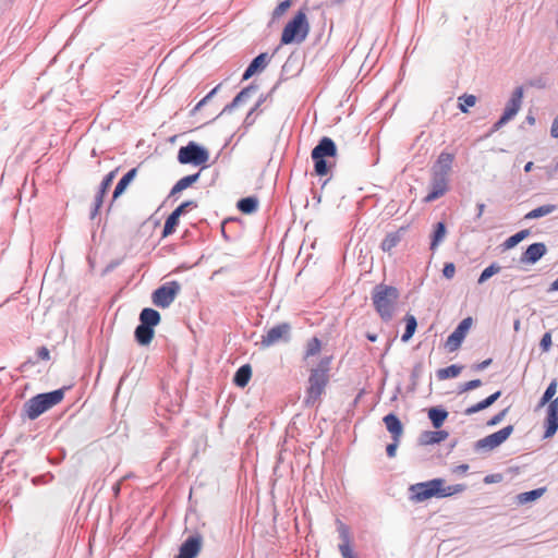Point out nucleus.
I'll return each mask as SVG.
<instances>
[{"label":"nucleus","mask_w":558,"mask_h":558,"mask_svg":"<svg viewBox=\"0 0 558 558\" xmlns=\"http://www.w3.org/2000/svg\"><path fill=\"white\" fill-rule=\"evenodd\" d=\"M332 356L320 359L316 367L311 369L308 386L306 388L305 404L314 405L319 401L329 383V372Z\"/></svg>","instance_id":"1"},{"label":"nucleus","mask_w":558,"mask_h":558,"mask_svg":"<svg viewBox=\"0 0 558 558\" xmlns=\"http://www.w3.org/2000/svg\"><path fill=\"white\" fill-rule=\"evenodd\" d=\"M311 26L306 10H299L282 29L280 44H301L308 36Z\"/></svg>","instance_id":"2"},{"label":"nucleus","mask_w":558,"mask_h":558,"mask_svg":"<svg viewBox=\"0 0 558 558\" xmlns=\"http://www.w3.org/2000/svg\"><path fill=\"white\" fill-rule=\"evenodd\" d=\"M399 298L397 288L386 284H378L373 291V304L376 312L384 320H390L393 314L395 304Z\"/></svg>","instance_id":"3"},{"label":"nucleus","mask_w":558,"mask_h":558,"mask_svg":"<svg viewBox=\"0 0 558 558\" xmlns=\"http://www.w3.org/2000/svg\"><path fill=\"white\" fill-rule=\"evenodd\" d=\"M63 398L64 389L39 393L24 404V412L29 420H36L39 415L59 404Z\"/></svg>","instance_id":"4"},{"label":"nucleus","mask_w":558,"mask_h":558,"mask_svg":"<svg viewBox=\"0 0 558 558\" xmlns=\"http://www.w3.org/2000/svg\"><path fill=\"white\" fill-rule=\"evenodd\" d=\"M445 484L446 480L442 477L412 484L409 487V500L418 504L430 498L441 499Z\"/></svg>","instance_id":"5"},{"label":"nucleus","mask_w":558,"mask_h":558,"mask_svg":"<svg viewBox=\"0 0 558 558\" xmlns=\"http://www.w3.org/2000/svg\"><path fill=\"white\" fill-rule=\"evenodd\" d=\"M337 153V146L330 137L325 136L319 141L311 154L317 175L325 177L328 174L332 165L328 163L327 158H335Z\"/></svg>","instance_id":"6"},{"label":"nucleus","mask_w":558,"mask_h":558,"mask_svg":"<svg viewBox=\"0 0 558 558\" xmlns=\"http://www.w3.org/2000/svg\"><path fill=\"white\" fill-rule=\"evenodd\" d=\"M208 159L209 154L207 149L194 142H190L186 146L181 147L178 153V160L182 165L201 166L206 163Z\"/></svg>","instance_id":"7"},{"label":"nucleus","mask_w":558,"mask_h":558,"mask_svg":"<svg viewBox=\"0 0 558 558\" xmlns=\"http://www.w3.org/2000/svg\"><path fill=\"white\" fill-rule=\"evenodd\" d=\"M181 291L178 281H168L156 289L151 294L153 303L161 308L169 307Z\"/></svg>","instance_id":"8"},{"label":"nucleus","mask_w":558,"mask_h":558,"mask_svg":"<svg viewBox=\"0 0 558 558\" xmlns=\"http://www.w3.org/2000/svg\"><path fill=\"white\" fill-rule=\"evenodd\" d=\"M472 317H466L460 322L454 331L446 340V348L449 352H454L461 347L464 338L472 327Z\"/></svg>","instance_id":"9"},{"label":"nucleus","mask_w":558,"mask_h":558,"mask_svg":"<svg viewBox=\"0 0 558 558\" xmlns=\"http://www.w3.org/2000/svg\"><path fill=\"white\" fill-rule=\"evenodd\" d=\"M203 536L199 533L190 535L180 546L175 558H196L201 551Z\"/></svg>","instance_id":"10"},{"label":"nucleus","mask_w":558,"mask_h":558,"mask_svg":"<svg viewBox=\"0 0 558 558\" xmlns=\"http://www.w3.org/2000/svg\"><path fill=\"white\" fill-rule=\"evenodd\" d=\"M512 429H513L512 426L509 425L494 434L486 436L485 438L481 439L477 442L476 448L485 449V450L495 449L510 436V434L512 433Z\"/></svg>","instance_id":"11"},{"label":"nucleus","mask_w":558,"mask_h":558,"mask_svg":"<svg viewBox=\"0 0 558 558\" xmlns=\"http://www.w3.org/2000/svg\"><path fill=\"white\" fill-rule=\"evenodd\" d=\"M523 98V90L521 87H518L513 94L510 100L508 101L505 111L502 116L500 117L499 121L496 123V126H500L505 123H507L509 120H511L520 110L521 102Z\"/></svg>","instance_id":"12"},{"label":"nucleus","mask_w":558,"mask_h":558,"mask_svg":"<svg viewBox=\"0 0 558 558\" xmlns=\"http://www.w3.org/2000/svg\"><path fill=\"white\" fill-rule=\"evenodd\" d=\"M448 191V177L432 174V190L425 196L424 202L430 203L446 194Z\"/></svg>","instance_id":"13"},{"label":"nucleus","mask_w":558,"mask_h":558,"mask_svg":"<svg viewBox=\"0 0 558 558\" xmlns=\"http://www.w3.org/2000/svg\"><path fill=\"white\" fill-rule=\"evenodd\" d=\"M453 160V154L447 151L440 153L432 169V174L435 173L437 175L448 177L451 171Z\"/></svg>","instance_id":"14"},{"label":"nucleus","mask_w":558,"mask_h":558,"mask_svg":"<svg viewBox=\"0 0 558 558\" xmlns=\"http://www.w3.org/2000/svg\"><path fill=\"white\" fill-rule=\"evenodd\" d=\"M558 429V397L549 402L546 417L545 436H553Z\"/></svg>","instance_id":"15"},{"label":"nucleus","mask_w":558,"mask_h":558,"mask_svg":"<svg viewBox=\"0 0 558 558\" xmlns=\"http://www.w3.org/2000/svg\"><path fill=\"white\" fill-rule=\"evenodd\" d=\"M338 532L339 536L342 541L341 544H339V550L341 553L342 558H356L353 554V550L350 545V530L349 527L343 524L341 521H338Z\"/></svg>","instance_id":"16"},{"label":"nucleus","mask_w":558,"mask_h":558,"mask_svg":"<svg viewBox=\"0 0 558 558\" xmlns=\"http://www.w3.org/2000/svg\"><path fill=\"white\" fill-rule=\"evenodd\" d=\"M290 331L289 324H280L267 331V333L263 337V343L266 345L274 344L279 340L283 339Z\"/></svg>","instance_id":"17"},{"label":"nucleus","mask_w":558,"mask_h":558,"mask_svg":"<svg viewBox=\"0 0 558 558\" xmlns=\"http://www.w3.org/2000/svg\"><path fill=\"white\" fill-rule=\"evenodd\" d=\"M546 251L544 243H533L523 253L521 260L522 263L535 264L545 255Z\"/></svg>","instance_id":"18"},{"label":"nucleus","mask_w":558,"mask_h":558,"mask_svg":"<svg viewBox=\"0 0 558 558\" xmlns=\"http://www.w3.org/2000/svg\"><path fill=\"white\" fill-rule=\"evenodd\" d=\"M384 423L389 433H391L393 440H399L403 433V426L398 416L389 413L384 417Z\"/></svg>","instance_id":"19"},{"label":"nucleus","mask_w":558,"mask_h":558,"mask_svg":"<svg viewBox=\"0 0 558 558\" xmlns=\"http://www.w3.org/2000/svg\"><path fill=\"white\" fill-rule=\"evenodd\" d=\"M270 61V56L268 53H260L257 56L246 68V80L257 73H260L266 69Z\"/></svg>","instance_id":"20"},{"label":"nucleus","mask_w":558,"mask_h":558,"mask_svg":"<svg viewBox=\"0 0 558 558\" xmlns=\"http://www.w3.org/2000/svg\"><path fill=\"white\" fill-rule=\"evenodd\" d=\"M546 492V487H537L527 492L520 493L515 496L517 505H526L541 498Z\"/></svg>","instance_id":"21"},{"label":"nucleus","mask_w":558,"mask_h":558,"mask_svg":"<svg viewBox=\"0 0 558 558\" xmlns=\"http://www.w3.org/2000/svg\"><path fill=\"white\" fill-rule=\"evenodd\" d=\"M449 436L446 430H426L420 435V442L422 445H434L438 444Z\"/></svg>","instance_id":"22"},{"label":"nucleus","mask_w":558,"mask_h":558,"mask_svg":"<svg viewBox=\"0 0 558 558\" xmlns=\"http://www.w3.org/2000/svg\"><path fill=\"white\" fill-rule=\"evenodd\" d=\"M154 335V328L142 323L135 329V339L142 345H148L151 342Z\"/></svg>","instance_id":"23"},{"label":"nucleus","mask_w":558,"mask_h":558,"mask_svg":"<svg viewBox=\"0 0 558 558\" xmlns=\"http://www.w3.org/2000/svg\"><path fill=\"white\" fill-rule=\"evenodd\" d=\"M160 314L154 308L146 307L140 314V322L151 328L157 326L160 323Z\"/></svg>","instance_id":"24"},{"label":"nucleus","mask_w":558,"mask_h":558,"mask_svg":"<svg viewBox=\"0 0 558 558\" xmlns=\"http://www.w3.org/2000/svg\"><path fill=\"white\" fill-rule=\"evenodd\" d=\"M402 231H404V228H401L396 232L388 233L380 244L381 250L388 253L391 252L392 248L400 243L402 239Z\"/></svg>","instance_id":"25"},{"label":"nucleus","mask_w":558,"mask_h":558,"mask_svg":"<svg viewBox=\"0 0 558 558\" xmlns=\"http://www.w3.org/2000/svg\"><path fill=\"white\" fill-rule=\"evenodd\" d=\"M117 171H118V169L110 171L102 180V182L100 184L99 192L96 196V208L97 209L102 205L104 196L107 193V191L109 190V187L111 186L112 181L116 178Z\"/></svg>","instance_id":"26"},{"label":"nucleus","mask_w":558,"mask_h":558,"mask_svg":"<svg viewBox=\"0 0 558 558\" xmlns=\"http://www.w3.org/2000/svg\"><path fill=\"white\" fill-rule=\"evenodd\" d=\"M136 174H137V169L133 168L121 178V180L118 182V184L113 191V199H117L125 191V189L134 180Z\"/></svg>","instance_id":"27"},{"label":"nucleus","mask_w":558,"mask_h":558,"mask_svg":"<svg viewBox=\"0 0 558 558\" xmlns=\"http://www.w3.org/2000/svg\"><path fill=\"white\" fill-rule=\"evenodd\" d=\"M501 392L500 391H496L495 393L490 395L489 397H487L486 399L473 404L472 407L468 408L465 410V413L466 414H474L476 412H480L488 407H490L499 397H500Z\"/></svg>","instance_id":"28"},{"label":"nucleus","mask_w":558,"mask_h":558,"mask_svg":"<svg viewBox=\"0 0 558 558\" xmlns=\"http://www.w3.org/2000/svg\"><path fill=\"white\" fill-rule=\"evenodd\" d=\"M428 417L435 428H440L448 417V412L439 408H430L428 410Z\"/></svg>","instance_id":"29"},{"label":"nucleus","mask_w":558,"mask_h":558,"mask_svg":"<svg viewBox=\"0 0 558 558\" xmlns=\"http://www.w3.org/2000/svg\"><path fill=\"white\" fill-rule=\"evenodd\" d=\"M322 351V341L317 337L311 338L305 345L304 360H308L312 356L318 355Z\"/></svg>","instance_id":"30"},{"label":"nucleus","mask_w":558,"mask_h":558,"mask_svg":"<svg viewBox=\"0 0 558 558\" xmlns=\"http://www.w3.org/2000/svg\"><path fill=\"white\" fill-rule=\"evenodd\" d=\"M462 369H463V366L453 364L448 367L438 369L436 375L439 380H445L448 378L458 377L460 375V373L462 372Z\"/></svg>","instance_id":"31"},{"label":"nucleus","mask_w":558,"mask_h":558,"mask_svg":"<svg viewBox=\"0 0 558 558\" xmlns=\"http://www.w3.org/2000/svg\"><path fill=\"white\" fill-rule=\"evenodd\" d=\"M180 217L181 216L173 211L169 215L163 226L162 238H167L175 232L177 227L179 226Z\"/></svg>","instance_id":"32"},{"label":"nucleus","mask_w":558,"mask_h":558,"mask_svg":"<svg viewBox=\"0 0 558 558\" xmlns=\"http://www.w3.org/2000/svg\"><path fill=\"white\" fill-rule=\"evenodd\" d=\"M198 173L183 177L180 179L171 190V195H174L195 183L198 179Z\"/></svg>","instance_id":"33"},{"label":"nucleus","mask_w":558,"mask_h":558,"mask_svg":"<svg viewBox=\"0 0 558 558\" xmlns=\"http://www.w3.org/2000/svg\"><path fill=\"white\" fill-rule=\"evenodd\" d=\"M404 320L407 324L405 331L402 335L401 339L403 342H408L412 338V336L414 335V332L416 330L417 322H416V318L411 314H407L404 317Z\"/></svg>","instance_id":"34"},{"label":"nucleus","mask_w":558,"mask_h":558,"mask_svg":"<svg viewBox=\"0 0 558 558\" xmlns=\"http://www.w3.org/2000/svg\"><path fill=\"white\" fill-rule=\"evenodd\" d=\"M557 206L547 204L539 206L525 215V219H536L546 215H549L556 210Z\"/></svg>","instance_id":"35"},{"label":"nucleus","mask_w":558,"mask_h":558,"mask_svg":"<svg viewBox=\"0 0 558 558\" xmlns=\"http://www.w3.org/2000/svg\"><path fill=\"white\" fill-rule=\"evenodd\" d=\"M446 236V226L444 222H438L435 226V231L433 234L432 243H430V250H436L438 244L445 239Z\"/></svg>","instance_id":"36"},{"label":"nucleus","mask_w":558,"mask_h":558,"mask_svg":"<svg viewBox=\"0 0 558 558\" xmlns=\"http://www.w3.org/2000/svg\"><path fill=\"white\" fill-rule=\"evenodd\" d=\"M529 235V230H521L518 233L511 235L504 242V247L506 250L514 247L522 240H524Z\"/></svg>","instance_id":"37"},{"label":"nucleus","mask_w":558,"mask_h":558,"mask_svg":"<svg viewBox=\"0 0 558 558\" xmlns=\"http://www.w3.org/2000/svg\"><path fill=\"white\" fill-rule=\"evenodd\" d=\"M459 109L462 112H468L469 107H473L476 104V97L474 95H462L459 97Z\"/></svg>","instance_id":"38"},{"label":"nucleus","mask_w":558,"mask_h":558,"mask_svg":"<svg viewBox=\"0 0 558 558\" xmlns=\"http://www.w3.org/2000/svg\"><path fill=\"white\" fill-rule=\"evenodd\" d=\"M466 489L465 484L444 485L442 498L451 497Z\"/></svg>","instance_id":"39"},{"label":"nucleus","mask_w":558,"mask_h":558,"mask_svg":"<svg viewBox=\"0 0 558 558\" xmlns=\"http://www.w3.org/2000/svg\"><path fill=\"white\" fill-rule=\"evenodd\" d=\"M501 267L497 264H492L490 266L486 267L480 278H478V283L482 284L484 283L487 279H489L492 276L498 274L500 271Z\"/></svg>","instance_id":"40"},{"label":"nucleus","mask_w":558,"mask_h":558,"mask_svg":"<svg viewBox=\"0 0 558 558\" xmlns=\"http://www.w3.org/2000/svg\"><path fill=\"white\" fill-rule=\"evenodd\" d=\"M292 7V0L281 1L272 11V19L281 17Z\"/></svg>","instance_id":"41"},{"label":"nucleus","mask_w":558,"mask_h":558,"mask_svg":"<svg viewBox=\"0 0 558 558\" xmlns=\"http://www.w3.org/2000/svg\"><path fill=\"white\" fill-rule=\"evenodd\" d=\"M557 391V381L554 379L547 389L545 390L542 399H541V405H545L547 402H549L553 397L556 395Z\"/></svg>","instance_id":"42"},{"label":"nucleus","mask_w":558,"mask_h":558,"mask_svg":"<svg viewBox=\"0 0 558 558\" xmlns=\"http://www.w3.org/2000/svg\"><path fill=\"white\" fill-rule=\"evenodd\" d=\"M197 207V203L194 201H186L182 203L180 206H178L173 213L178 214L179 216L183 215L184 213L195 209Z\"/></svg>","instance_id":"43"},{"label":"nucleus","mask_w":558,"mask_h":558,"mask_svg":"<svg viewBox=\"0 0 558 558\" xmlns=\"http://www.w3.org/2000/svg\"><path fill=\"white\" fill-rule=\"evenodd\" d=\"M52 478H53V475L50 472H47L45 474H40V475L34 476L32 478V483L34 485H36V486L44 485V484H47V483L51 482Z\"/></svg>","instance_id":"44"},{"label":"nucleus","mask_w":558,"mask_h":558,"mask_svg":"<svg viewBox=\"0 0 558 558\" xmlns=\"http://www.w3.org/2000/svg\"><path fill=\"white\" fill-rule=\"evenodd\" d=\"M481 385H482L481 379H473V380L466 381L460 386L459 392L462 393V392L475 389V388L480 387Z\"/></svg>","instance_id":"45"},{"label":"nucleus","mask_w":558,"mask_h":558,"mask_svg":"<svg viewBox=\"0 0 558 558\" xmlns=\"http://www.w3.org/2000/svg\"><path fill=\"white\" fill-rule=\"evenodd\" d=\"M551 344H553L551 333L550 332L544 333V336L542 337L541 342H539L542 351L543 352L549 351Z\"/></svg>","instance_id":"46"},{"label":"nucleus","mask_w":558,"mask_h":558,"mask_svg":"<svg viewBox=\"0 0 558 558\" xmlns=\"http://www.w3.org/2000/svg\"><path fill=\"white\" fill-rule=\"evenodd\" d=\"M258 207V199L255 196L246 197V214L254 213Z\"/></svg>","instance_id":"47"},{"label":"nucleus","mask_w":558,"mask_h":558,"mask_svg":"<svg viewBox=\"0 0 558 558\" xmlns=\"http://www.w3.org/2000/svg\"><path fill=\"white\" fill-rule=\"evenodd\" d=\"M502 480H504V476L501 473H494V474L486 475L483 478V482L485 484H495V483H500Z\"/></svg>","instance_id":"48"},{"label":"nucleus","mask_w":558,"mask_h":558,"mask_svg":"<svg viewBox=\"0 0 558 558\" xmlns=\"http://www.w3.org/2000/svg\"><path fill=\"white\" fill-rule=\"evenodd\" d=\"M442 274L447 279H451L456 275V266L453 263H447L444 266Z\"/></svg>","instance_id":"49"},{"label":"nucleus","mask_w":558,"mask_h":558,"mask_svg":"<svg viewBox=\"0 0 558 558\" xmlns=\"http://www.w3.org/2000/svg\"><path fill=\"white\" fill-rule=\"evenodd\" d=\"M234 383L241 388H244V366H241L235 375H234Z\"/></svg>","instance_id":"50"},{"label":"nucleus","mask_w":558,"mask_h":558,"mask_svg":"<svg viewBox=\"0 0 558 558\" xmlns=\"http://www.w3.org/2000/svg\"><path fill=\"white\" fill-rule=\"evenodd\" d=\"M243 97H244V89H243V90H241L240 93H238V95L235 96V98L233 99V101H232L230 105H228V106L223 109V111L230 110L232 107L238 106V105L241 102V100H242V98H243Z\"/></svg>","instance_id":"51"},{"label":"nucleus","mask_w":558,"mask_h":558,"mask_svg":"<svg viewBox=\"0 0 558 558\" xmlns=\"http://www.w3.org/2000/svg\"><path fill=\"white\" fill-rule=\"evenodd\" d=\"M37 356L40 359V360H44V361H47L50 359V352L49 350L46 348V347H40L38 350H37Z\"/></svg>","instance_id":"52"},{"label":"nucleus","mask_w":558,"mask_h":558,"mask_svg":"<svg viewBox=\"0 0 558 558\" xmlns=\"http://www.w3.org/2000/svg\"><path fill=\"white\" fill-rule=\"evenodd\" d=\"M469 470V464L462 463L459 465H456L451 471L453 474H464Z\"/></svg>","instance_id":"53"},{"label":"nucleus","mask_w":558,"mask_h":558,"mask_svg":"<svg viewBox=\"0 0 558 558\" xmlns=\"http://www.w3.org/2000/svg\"><path fill=\"white\" fill-rule=\"evenodd\" d=\"M550 135L555 138L558 137V117L554 120L550 128Z\"/></svg>","instance_id":"54"},{"label":"nucleus","mask_w":558,"mask_h":558,"mask_svg":"<svg viewBox=\"0 0 558 558\" xmlns=\"http://www.w3.org/2000/svg\"><path fill=\"white\" fill-rule=\"evenodd\" d=\"M490 363H492V359H487V360H485V361H483V362H481V363L476 364V365L474 366V369H475V371H483L484 368H486L487 366H489V365H490Z\"/></svg>","instance_id":"55"},{"label":"nucleus","mask_w":558,"mask_h":558,"mask_svg":"<svg viewBox=\"0 0 558 558\" xmlns=\"http://www.w3.org/2000/svg\"><path fill=\"white\" fill-rule=\"evenodd\" d=\"M263 102V99H262V96H258L256 99H255V104H254V107L251 108L250 112L246 114V120L253 114V112L257 109V107H259V105Z\"/></svg>","instance_id":"56"},{"label":"nucleus","mask_w":558,"mask_h":558,"mask_svg":"<svg viewBox=\"0 0 558 558\" xmlns=\"http://www.w3.org/2000/svg\"><path fill=\"white\" fill-rule=\"evenodd\" d=\"M398 441L399 440H393V442L389 444L386 447V453H395V451L397 450V447H398Z\"/></svg>","instance_id":"57"},{"label":"nucleus","mask_w":558,"mask_h":558,"mask_svg":"<svg viewBox=\"0 0 558 558\" xmlns=\"http://www.w3.org/2000/svg\"><path fill=\"white\" fill-rule=\"evenodd\" d=\"M505 412H506V411H502V412H500L499 414L495 415V416L490 420L489 424L495 425V424L499 423V422L502 420V417H504V415H505Z\"/></svg>","instance_id":"58"},{"label":"nucleus","mask_w":558,"mask_h":558,"mask_svg":"<svg viewBox=\"0 0 558 558\" xmlns=\"http://www.w3.org/2000/svg\"><path fill=\"white\" fill-rule=\"evenodd\" d=\"M236 207L244 213V197L240 198L236 203Z\"/></svg>","instance_id":"59"},{"label":"nucleus","mask_w":558,"mask_h":558,"mask_svg":"<svg viewBox=\"0 0 558 558\" xmlns=\"http://www.w3.org/2000/svg\"><path fill=\"white\" fill-rule=\"evenodd\" d=\"M548 291H558V278L550 284Z\"/></svg>","instance_id":"60"},{"label":"nucleus","mask_w":558,"mask_h":558,"mask_svg":"<svg viewBox=\"0 0 558 558\" xmlns=\"http://www.w3.org/2000/svg\"><path fill=\"white\" fill-rule=\"evenodd\" d=\"M252 374L251 366L246 364V383L250 380Z\"/></svg>","instance_id":"61"},{"label":"nucleus","mask_w":558,"mask_h":558,"mask_svg":"<svg viewBox=\"0 0 558 558\" xmlns=\"http://www.w3.org/2000/svg\"><path fill=\"white\" fill-rule=\"evenodd\" d=\"M532 168H533V162H532V161H529V162L525 165L524 170H525V172H529V171H531V170H532Z\"/></svg>","instance_id":"62"},{"label":"nucleus","mask_w":558,"mask_h":558,"mask_svg":"<svg viewBox=\"0 0 558 558\" xmlns=\"http://www.w3.org/2000/svg\"><path fill=\"white\" fill-rule=\"evenodd\" d=\"M253 93H254V90H252V88H246V92H245L246 101L252 97Z\"/></svg>","instance_id":"63"},{"label":"nucleus","mask_w":558,"mask_h":558,"mask_svg":"<svg viewBox=\"0 0 558 558\" xmlns=\"http://www.w3.org/2000/svg\"><path fill=\"white\" fill-rule=\"evenodd\" d=\"M367 339L372 342L376 341L377 340V336L376 335H372V333H368L367 335Z\"/></svg>","instance_id":"64"}]
</instances>
